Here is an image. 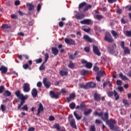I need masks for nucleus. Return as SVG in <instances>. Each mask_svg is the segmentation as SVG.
Masks as SVG:
<instances>
[{
	"mask_svg": "<svg viewBox=\"0 0 131 131\" xmlns=\"http://www.w3.org/2000/svg\"><path fill=\"white\" fill-rule=\"evenodd\" d=\"M15 95L16 96L17 98H18V99L21 101L20 104L17 105V110H20L21 106H23L24 104L25 103V101L27 100L28 96H24L23 94H21V92H20L19 90H17L15 92Z\"/></svg>",
	"mask_w": 131,
	"mask_h": 131,
	"instance_id": "obj_1",
	"label": "nucleus"
},
{
	"mask_svg": "<svg viewBox=\"0 0 131 131\" xmlns=\"http://www.w3.org/2000/svg\"><path fill=\"white\" fill-rule=\"evenodd\" d=\"M93 114L95 116H99V117H101V119L106 122L109 120H108L109 118V114L108 113V112H106L104 113L103 112H101L100 113H98V112H94Z\"/></svg>",
	"mask_w": 131,
	"mask_h": 131,
	"instance_id": "obj_2",
	"label": "nucleus"
},
{
	"mask_svg": "<svg viewBox=\"0 0 131 131\" xmlns=\"http://www.w3.org/2000/svg\"><path fill=\"white\" fill-rule=\"evenodd\" d=\"M116 44L114 43L112 46V48L108 47L107 48V50L108 53L111 55H115V56H117L118 55V51H115V49L117 48Z\"/></svg>",
	"mask_w": 131,
	"mask_h": 131,
	"instance_id": "obj_3",
	"label": "nucleus"
},
{
	"mask_svg": "<svg viewBox=\"0 0 131 131\" xmlns=\"http://www.w3.org/2000/svg\"><path fill=\"white\" fill-rule=\"evenodd\" d=\"M81 10H82V3L79 5V12H78L75 16V17L77 20H81V19H82V12L81 11Z\"/></svg>",
	"mask_w": 131,
	"mask_h": 131,
	"instance_id": "obj_4",
	"label": "nucleus"
},
{
	"mask_svg": "<svg viewBox=\"0 0 131 131\" xmlns=\"http://www.w3.org/2000/svg\"><path fill=\"white\" fill-rule=\"evenodd\" d=\"M104 39L106 41H107V42H113V41H114L112 36H111V34L109 32L105 33Z\"/></svg>",
	"mask_w": 131,
	"mask_h": 131,
	"instance_id": "obj_5",
	"label": "nucleus"
},
{
	"mask_svg": "<svg viewBox=\"0 0 131 131\" xmlns=\"http://www.w3.org/2000/svg\"><path fill=\"white\" fill-rule=\"evenodd\" d=\"M116 122L117 121L115 120L112 122L110 121V120H107L106 121V123L108 124V126L111 130H113V129H114V124H116Z\"/></svg>",
	"mask_w": 131,
	"mask_h": 131,
	"instance_id": "obj_6",
	"label": "nucleus"
},
{
	"mask_svg": "<svg viewBox=\"0 0 131 131\" xmlns=\"http://www.w3.org/2000/svg\"><path fill=\"white\" fill-rule=\"evenodd\" d=\"M64 42L66 43H67V45H70L71 46L75 45V40L71 38H66L64 39Z\"/></svg>",
	"mask_w": 131,
	"mask_h": 131,
	"instance_id": "obj_7",
	"label": "nucleus"
},
{
	"mask_svg": "<svg viewBox=\"0 0 131 131\" xmlns=\"http://www.w3.org/2000/svg\"><path fill=\"white\" fill-rule=\"evenodd\" d=\"M23 91L25 93H29L30 92V84L28 83H25L23 86Z\"/></svg>",
	"mask_w": 131,
	"mask_h": 131,
	"instance_id": "obj_8",
	"label": "nucleus"
},
{
	"mask_svg": "<svg viewBox=\"0 0 131 131\" xmlns=\"http://www.w3.org/2000/svg\"><path fill=\"white\" fill-rule=\"evenodd\" d=\"M82 64H85V67L88 69H91L93 67V63L92 62H88V61L84 59L82 60Z\"/></svg>",
	"mask_w": 131,
	"mask_h": 131,
	"instance_id": "obj_9",
	"label": "nucleus"
},
{
	"mask_svg": "<svg viewBox=\"0 0 131 131\" xmlns=\"http://www.w3.org/2000/svg\"><path fill=\"white\" fill-rule=\"evenodd\" d=\"M48 79L46 77L43 78V83L47 89H49L50 86H51V82L48 81Z\"/></svg>",
	"mask_w": 131,
	"mask_h": 131,
	"instance_id": "obj_10",
	"label": "nucleus"
},
{
	"mask_svg": "<svg viewBox=\"0 0 131 131\" xmlns=\"http://www.w3.org/2000/svg\"><path fill=\"white\" fill-rule=\"evenodd\" d=\"M60 95H61V93L60 92L55 93L52 91L50 92V95L51 98H58Z\"/></svg>",
	"mask_w": 131,
	"mask_h": 131,
	"instance_id": "obj_11",
	"label": "nucleus"
},
{
	"mask_svg": "<svg viewBox=\"0 0 131 131\" xmlns=\"http://www.w3.org/2000/svg\"><path fill=\"white\" fill-rule=\"evenodd\" d=\"M75 94L72 93L69 95V97L66 98V100L68 103H70L71 102L72 100H74V98H75Z\"/></svg>",
	"mask_w": 131,
	"mask_h": 131,
	"instance_id": "obj_12",
	"label": "nucleus"
},
{
	"mask_svg": "<svg viewBox=\"0 0 131 131\" xmlns=\"http://www.w3.org/2000/svg\"><path fill=\"white\" fill-rule=\"evenodd\" d=\"M93 52L96 55H97V56H101V53L100 52V50H99L98 47L93 46Z\"/></svg>",
	"mask_w": 131,
	"mask_h": 131,
	"instance_id": "obj_13",
	"label": "nucleus"
},
{
	"mask_svg": "<svg viewBox=\"0 0 131 131\" xmlns=\"http://www.w3.org/2000/svg\"><path fill=\"white\" fill-rule=\"evenodd\" d=\"M70 124L72 128H74V129H77V127L76 126V124H75V120L74 119H72L70 121Z\"/></svg>",
	"mask_w": 131,
	"mask_h": 131,
	"instance_id": "obj_14",
	"label": "nucleus"
},
{
	"mask_svg": "<svg viewBox=\"0 0 131 131\" xmlns=\"http://www.w3.org/2000/svg\"><path fill=\"white\" fill-rule=\"evenodd\" d=\"M43 111V106L42 105V104L41 103H40L39 104V107L37 110V115H39L41 112H42Z\"/></svg>",
	"mask_w": 131,
	"mask_h": 131,
	"instance_id": "obj_15",
	"label": "nucleus"
},
{
	"mask_svg": "<svg viewBox=\"0 0 131 131\" xmlns=\"http://www.w3.org/2000/svg\"><path fill=\"white\" fill-rule=\"evenodd\" d=\"M0 71L3 74H6L8 71V68L4 66H2L0 68Z\"/></svg>",
	"mask_w": 131,
	"mask_h": 131,
	"instance_id": "obj_16",
	"label": "nucleus"
},
{
	"mask_svg": "<svg viewBox=\"0 0 131 131\" xmlns=\"http://www.w3.org/2000/svg\"><path fill=\"white\" fill-rule=\"evenodd\" d=\"M31 95L33 98H36L37 97V89L33 88L31 91Z\"/></svg>",
	"mask_w": 131,
	"mask_h": 131,
	"instance_id": "obj_17",
	"label": "nucleus"
},
{
	"mask_svg": "<svg viewBox=\"0 0 131 131\" xmlns=\"http://www.w3.org/2000/svg\"><path fill=\"white\" fill-rule=\"evenodd\" d=\"M51 51L52 52V54H53L54 56H57V55L59 54V50L56 47H52Z\"/></svg>",
	"mask_w": 131,
	"mask_h": 131,
	"instance_id": "obj_18",
	"label": "nucleus"
},
{
	"mask_svg": "<svg viewBox=\"0 0 131 131\" xmlns=\"http://www.w3.org/2000/svg\"><path fill=\"white\" fill-rule=\"evenodd\" d=\"M26 6L28 8V11H32L34 9V5L32 3H27Z\"/></svg>",
	"mask_w": 131,
	"mask_h": 131,
	"instance_id": "obj_19",
	"label": "nucleus"
},
{
	"mask_svg": "<svg viewBox=\"0 0 131 131\" xmlns=\"http://www.w3.org/2000/svg\"><path fill=\"white\" fill-rule=\"evenodd\" d=\"M12 27V26H11V24H3L1 26V28L3 29H9V28H11Z\"/></svg>",
	"mask_w": 131,
	"mask_h": 131,
	"instance_id": "obj_20",
	"label": "nucleus"
},
{
	"mask_svg": "<svg viewBox=\"0 0 131 131\" xmlns=\"http://www.w3.org/2000/svg\"><path fill=\"white\" fill-rule=\"evenodd\" d=\"M124 50V53L123 55L125 56V55H130V50H129V49L128 47H125V48H123Z\"/></svg>",
	"mask_w": 131,
	"mask_h": 131,
	"instance_id": "obj_21",
	"label": "nucleus"
},
{
	"mask_svg": "<svg viewBox=\"0 0 131 131\" xmlns=\"http://www.w3.org/2000/svg\"><path fill=\"white\" fill-rule=\"evenodd\" d=\"M83 39L85 40V41H88V42H92L93 39L91 38L88 35H84Z\"/></svg>",
	"mask_w": 131,
	"mask_h": 131,
	"instance_id": "obj_22",
	"label": "nucleus"
},
{
	"mask_svg": "<svg viewBox=\"0 0 131 131\" xmlns=\"http://www.w3.org/2000/svg\"><path fill=\"white\" fill-rule=\"evenodd\" d=\"M94 100L95 101H100V100H101V95L98 93H94Z\"/></svg>",
	"mask_w": 131,
	"mask_h": 131,
	"instance_id": "obj_23",
	"label": "nucleus"
},
{
	"mask_svg": "<svg viewBox=\"0 0 131 131\" xmlns=\"http://www.w3.org/2000/svg\"><path fill=\"white\" fill-rule=\"evenodd\" d=\"M92 22L91 19H85L82 20V24H85V25H90Z\"/></svg>",
	"mask_w": 131,
	"mask_h": 131,
	"instance_id": "obj_24",
	"label": "nucleus"
},
{
	"mask_svg": "<svg viewBox=\"0 0 131 131\" xmlns=\"http://www.w3.org/2000/svg\"><path fill=\"white\" fill-rule=\"evenodd\" d=\"M12 95V93L9 91V90H6L3 93V96L4 97H10Z\"/></svg>",
	"mask_w": 131,
	"mask_h": 131,
	"instance_id": "obj_25",
	"label": "nucleus"
},
{
	"mask_svg": "<svg viewBox=\"0 0 131 131\" xmlns=\"http://www.w3.org/2000/svg\"><path fill=\"white\" fill-rule=\"evenodd\" d=\"M119 77H120L121 79H122V80H128V78L126 76L123 75L122 73L119 74Z\"/></svg>",
	"mask_w": 131,
	"mask_h": 131,
	"instance_id": "obj_26",
	"label": "nucleus"
},
{
	"mask_svg": "<svg viewBox=\"0 0 131 131\" xmlns=\"http://www.w3.org/2000/svg\"><path fill=\"white\" fill-rule=\"evenodd\" d=\"M87 86H89V88H95L96 86V83H94V82H89L86 83Z\"/></svg>",
	"mask_w": 131,
	"mask_h": 131,
	"instance_id": "obj_27",
	"label": "nucleus"
},
{
	"mask_svg": "<svg viewBox=\"0 0 131 131\" xmlns=\"http://www.w3.org/2000/svg\"><path fill=\"white\" fill-rule=\"evenodd\" d=\"M111 33L115 38H117V37H118V33H117V32L114 30H112Z\"/></svg>",
	"mask_w": 131,
	"mask_h": 131,
	"instance_id": "obj_28",
	"label": "nucleus"
},
{
	"mask_svg": "<svg viewBox=\"0 0 131 131\" xmlns=\"http://www.w3.org/2000/svg\"><path fill=\"white\" fill-rule=\"evenodd\" d=\"M93 112V110L89 109L88 111H84L83 113L84 115L85 116H89Z\"/></svg>",
	"mask_w": 131,
	"mask_h": 131,
	"instance_id": "obj_29",
	"label": "nucleus"
},
{
	"mask_svg": "<svg viewBox=\"0 0 131 131\" xmlns=\"http://www.w3.org/2000/svg\"><path fill=\"white\" fill-rule=\"evenodd\" d=\"M114 96L116 101L119 99V95H118V93H117V91L116 90H114Z\"/></svg>",
	"mask_w": 131,
	"mask_h": 131,
	"instance_id": "obj_30",
	"label": "nucleus"
},
{
	"mask_svg": "<svg viewBox=\"0 0 131 131\" xmlns=\"http://www.w3.org/2000/svg\"><path fill=\"white\" fill-rule=\"evenodd\" d=\"M74 115L77 120L81 119V116H79L76 111L74 112Z\"/></svg>",
	"mask_w": 131,
	"mask_h": 131,
	"instance_id": "obj_31",
	"label": "nucleus"
},
{
	"mask_svg": "<svg viewBox=\"0 0 131 131\" xmlns=\"http://www.w3.org/2000/svg\"><path fill=\"white\" fill-rule=\"evenodd\" d=\"M59 74L61 76H65V75H67V74H68V72L61 70V71H60Z\"/></svg>",
	"mask_w": 131,
	"mask_h": 131,
	"instance_id": "obj_32",
	"label": "nucleus"
},
{
	"mask_svg": "<svg viewBox=\"0 0 131 131\" xmlns=\"http://www.w3.org/2000/svg\"><path fill=\"white\" fill-rule=\"evenodd\" d=\"M90 9H92V5H89L83 9V12H87Z\"/></svg>",
	"mask_w": 131,
	"mask_h": 131,
	"instance_id": "obj_33",
	"label": "nucleus"
},
{
	"mask_svg": "<svg viewBox=\"0 0 131 131\" xmlns=\"http://www.w3.org/2000/svg\"><path fill=\"white\" fill-rule=\"evenodd\" d=\"M90 73V71L82 70V76H85V75H88Z\"/></svg>",
	"mask_w": 131,
	"mask_h": 131,
	"instance_id": "obj_34",
	"label": "nucleus"
},
{
	"mask_svg": "<svg viewBox=\"0 0 131 131\" xmlns=\"http://www.w3.org/2000/svg\"><path fill=\"white\" fill-rule=\"evenodd\" d=\"M123 103L126 107H128L129 106V104H128V100L126 99H123Z\"/></svg>",
	"mask_w": 131,
	"mask_h": 131,
	"instance_id": "obj_35",
	"label": "nucleus"
},
{
	"mask_svg": "<svg viewBox=\"0 0 131 131\" xmlns=\"http://www.w3.org/2000/svg\"><path fill=\"white\" fill-rule=\"evenodd\" d=\"M68 67L69 68H71V69H73V68H74V63L70 61L69 64L68 65Z\"/></svg>",
	"mask_w": 131,
	"mask_h": 131,
	"instance_id": "obj_36",
	"label": "nucleus"
},
{
	"mask_svg": "<svg viewBox=\"0 0 131 131\" xmlns=\"http://www.w3.org/2000/svg\"><path fill=\"white\" fill-rule=\"evenodd\" d=\"M54 128H56L57 130H59L61 128V127L60 126V125L59 124H55L54 125Z\"/></svg>",
	"mask_w": 131,
	"mask_h": 131,
	"instance_id": "obj_37",
	"label": "nucleus"
},
{
	"mask_svg": "<svg viewBox=\"0 0 131 131\" xmlns=\"http://www.w3.org/2000/svg\"><path fill=\"white\" fill-rule=\"evenodd\" d=\"M21 110H23V111H28V106H27V104L24 105L23 107H21Z\"/></svg>",
	"mask_w": 131,
	"mask_h": 131,
	"instance_id": "obj_38",
	"label": "nucleus"
},
{
	"mask_svg": "<svg viewBox=\"0 0 131 131\" xmlns=\"http://www.w3.org/2000/svg\"><path fill=\"white\" fill-rule=\"evenodd\" d=\"M44 56L45 58V61L44 62L47 63V62L48 61V59H49V58H50V56H49V54L48 53H45Z\"/></svg>",
	"mask_w": 131,
	"mask_h": 131,
	"instance_id": "obj_39",
	"label": "nucleus"
},
{
	"mask_svg": "<svg viewBox=\"0 0 131 131\" xmlns=\"http://www.w3.org/2000/svg\"><path fill=\"white\" fill-rule=\"evenodd\" d=\"M75 103H70V105H69V107L71 109H74V108H75Z\"/></svg>",
	"mask_w": 131,
	"mask_h": 131,
	"instance_id": "obj_40",
	"label": "nucleus"
},
{
	"mask_svg": "<svg viewBox=\"0 0 131 131\" xmlns=\"http://www.w3.org/2000/svg\"><path fill=\"white\" fill-rule=\"evenodd\" d=\"M45 64H46V62H43L42 64L39 67V70H45L46 69V67L44 66Z\"/></svg>",
	"mask_w": 131,
	"mask_h": 131,
	"instance_id": "obj_41",
	"label": "nucleus"
},
{
	"mask_svg": "<svg viewBox=\"0 0 131 131\" xmlns=\"http://www.w3.org/2000/svg\"><path fill=\"white\" fill-rule=\"evenodd\" d=\"M107 95L108 97H112L113 95H114V92L113 91H108L107 92Z\"/></svg>",
	"mask_w": 131,
	"mask_h": 131,
	"instance_id": "obj_42",
	"label": "nucleus"
},
{
	"mask_svg": "<svg viewBox=\"0 0 131 131\" xmlns=\"http://www.w3.org/2000/svg\"><path fill=\"white\" fill-rule=\"evenodd\" d=\"M104 18V16L103 15H101L100 14H97L96 15V19L97 20H101V19H103Z\"/></svg>",
	"mask_w": 131,
	"mask_h": 131,
	"instance_id": "obj_43",
	"label": "nucleus"
},
{
	"mask_svg": "<svg viewBox=\"0 0 131 131\" xmlns=\"http://www.w3.org/2000/svg\"><path fill=\"white\" fill-rule=\"evenodd\" d=\"M90 50H91V48H90V47H86L84 48V51L86 53H90Z\"/></svg>",
	"mask_w": 131,
	"mask_h": 131,
	"instance_id": "obj_44",
	"label": "nucleus"
},
{
	"mask_svg": "<svg viewBox=\"0 0 131 131\" xmlns=\"http://www.w3.org/2000/svg\"><path fill=\"white\" fill-rule=\"evenodd\" d=\"M36 64H39L42 62V59L39 58L35 60Z\"/></svg>",
	"mask_w": 131,
	"mask_h": 131,
	"instance_id": "obj_45",
	"label": "nucleus"
},
{
	"mask_svg": "<svg viewBox=\"0 0 131 131\" xmlns=\"http://www.w3.org/2000/svg\"><path fill=\"white\" fill-rule=\"evenodd\" d=\"M1 110H2V112H4L6 111V106L3 104L1 105Z\"/></svg>",
	"mask_w": 131,
	"mask_h": 131,
	"instance_id": "obj_46",
	"label": "nucleus"
},
{
	"mask_svg": "<svg viewBox=\"0 0 131 131\" xmlns=\"http://www.w3.org/2000/svg\"><path fill=\"white\" fill-rule=\"evenodd\" d=\"M83 31L85 32H86V33H89V32H91V28H89L88 29L84 28L83 29Z\"/></svg>",
	"mask_w": 131,
	"mask_h": 131,
	"instance_id": "obj_47",
	"label": "nucleus"
},
{
	"mask_svg": "<svg viewBox=\"0 0 131 131\" xmlns=\"http://www.w3.org/2000/svg\"><path fill=\"white\" fill-rule=\"evenodd\" d=\"M90 131H96V127H95V125H92L90 129Z\"/></svg>",
	"mask_w": 131,
	"mask_h": 131,
	"instance_id": "obj_48",
	"label": "nucleus"
},
{
	"mask_svg": "<svg viewBox=\"0 0 131 131\" xmlns=\"http://www.w3.org/2000/svg\"><path fill=\"white\" fill-rule=\"evenodd\" d=\"M41 9V5H40V4H38L37 6V11L39 12Z\"/></svg>",
	"mask_w": 131,
	"mask_h": 131,
	"instance_id": "obj_49",
	"label": "nucleus"
},
{
	"mask_svg": "<svg viewBox=\"0 0 131 131\" xmlns=\"http://www.w3.org/2000/svg\"><path fill=\"white\" fill-rule=\"evenodd\" d=\"M124 45H125L124 41H121L120 46L122 49H124L125 48V47H124Z\"/></svg>",
	"mask_w": 131,
	"mask_h": 131,
	"instance_id": "obj_50",
	"label": "nucleus"
},
{
	"mask_svg": "<svg viewBox=\"0 0 131 131\" xmlns=\"http://www.w3.org/2000/svg\"><path fill=\"white\" fill-rule=\"evenodd\" d=\"M116 83L117 85H121L122 84V81L120 80H117Z\"/></svg>",
	"mask_w": 131,
	"mask_h": 131,
	"instance_id": "obj_51",
	"label": "nucleus"
},
{
	"mask_svg": "<svg viewBox=\"0 0 131 131\" xmlns=\"http://www.w3.org/2000/svg\"><path fill=\"white\" fill-rule=\"evenodd\" d=\"M4 90H5V87H4V86H0V94H3Z\"/></svg>",
	"mask_w": 131,
	"mask_h": 131,
	"instance_id": "obj_52",
	"label": "nucleus"
},
{
	"mask_svg": "<svg viewBox=\"0 0 131 131\" xmlns=\"http://www.w3.org/2000/svg\"><path fill=\"white\" fill-rule=\"evenodd\" d=\"M127 21L125 20V19H124V18H122L121 19V23L122 24H126L127 23Z\"/></svg>",
	"mask_w": 131,
	"mask_h": 131,
	"instance_id": "obj_53",
	"label": "nucleus"
},
{
	"mask_svg": "<svg viewBox=\"0 0 131 131\" xmlns=\"http://www.w3.org/2000/svg\"><path fill=\"white\" fill-rule=\"evenodd\" d=\"M99 69H100L99 68V67H98L97 66H94L93 68V70H94V71L96 72L97 71H99Z\"/></svg>",
	"mask_w": 131,
	"mask_h": 131,
	"instance_id": "obj_54",
	"label": "nucleus"
},
{
	"mask_svg": "<svg viewBox=\"0 0 131 131\" xmlns=\"http://www.w3.org/2000/svg\"><path fill=\"white\" fill-rule=\"evenodd\" d=\"M49 119L50 121H54V120H55V117L50 116L49 118Z\"/></svg>",
	"mask_w": 131,
	"mask_h": 131,
	"instance_id": "obj_55",
	"label": "nucleus"
},
{
	"mask_svg": "<svg viewBox=\"0 0 131 131\" xmlns=\"http://www.w3.org/2000/svg\"><path fill=\"white\" fill-rule=\"evenodd\" d=\"M69 59L70 60H74V59H75V56L74 55H70L69 56Z\"/></svg>",
	"mask_w": 131,
	"mask_h": 131,
	"instance_id": "obj_56",
	"label": "nucleus"
},
{
	"mask_svg": "<svg viewBox=\"0 0 131 131\" xmlns=\"http://www.w3.org/2000/svg\"><path fill=\"white\" fill-rule=\"evenodd\" d=\"M126 36H131V31H126Z\"/></svg>",
	"mask_w": 131,
	"mask_h": 131,
	"instance_id": "obj_57",
	"label": "nucleus"
},
{
	"mask_svg": "<svg viewBox=\"0 0 131 131\" xmlns=\"http://www.w3.org/2000/svg\"><path fill=\"white\" fill-rule=\"evenodd\" d=\"M23 67L24 69L26 70V69H27V68H29V65H28V64L26 63L25 64H24L23 66Z\"/></svg>",
	"mask_w": 131,
	"mask_h": 131,
	"instance_id": "obj_58",
	"label": "nucleus"
},
{
	"mask_svg": "<svg viewBox=\"0 0 131 131\" xmlns=\"http://www.w3.org/2000/svg\"><path fill=\"white\" fill-rule=\"evenodd\" d=\"M12 19H18V16L16 14L11 15Z\"/></svg>",
	"mask_w": 131,
	"mask_h": 131,
	"instance_id": "obj_59",
	"label": "nucleus"
},
{
	"mask_svg": "<svg viewBox=\"0 0 131 131\" xmlns=\"http://www.w3.org/2000/svg\"><path fill=\"white\" fill-rule=\"evenodd\" d=\"M59 27L62 28L64 26V23L62 21H59L58 23Z\"/></svg>",
	"mask_w": 131,
	"mask_h": 131,
	"instance_id": "obj_60",
	"label": "nucleus"
},
{
	"mask_svg": "<svg viewBox=\"0 0 131 131\" xmlns=\"http://www.w3.org/2000/svg\"><path fill=\"white\" fill-rule=\"evenodd\" d=\"M104 73H105L104 72L99 71L98 72L97 74L98 75H100V76H103V75H104Z\"/></svg>",
	"mask_w": 131,
	"mask_h": 131,
	"instance_id": "obj_61",
	"label": "nucleus"
},
{
	"mask_svg": "<svg viewBox=\"0 0 131 131\" xmlns=\"http://www.w3.org/2000/svg\"><path fill=\"white\" fill-rule=\"evenodd\" d=\"M61 94H65V93H67V90L66 89H62L61 90Z\"/></svg>",
	"mask_w": 131,
	"mask_h": 131,
	"instance_id": "obj_62",
	"label": "nucleus"
},
{
	"mask_svg": "<svg viewBox=\"0 0 131 131\" xmlns=\"http://www.w3.org/2000/svg\"><path fill=\"white\" fill-rule=\"evenodd\" d=\"M95 123H98V124H101V123H102V121L99 119H96L95 120Z\"/></svg>",
	"mask_w": 131,
	"mask_h": 131,
	"instance_id": "obj_63",
	"label": "nucleus"
},
{
	"mask_svg": "<svg viewBox=\"0 0 131 131\" xmlns=\"http://www.w3.org/2000/svg\"><path fill=\"white\" fill-rule=\"evenodd\" d=\"M28 131H34L35 130V128H34V127H30L28 129Z\"/></svg>",
	"mask_w": 131,
	"mask_h": 131,
	"instance_id": "obj_64",
	"label": "nucleus"
}]
</instances>
